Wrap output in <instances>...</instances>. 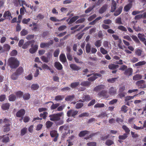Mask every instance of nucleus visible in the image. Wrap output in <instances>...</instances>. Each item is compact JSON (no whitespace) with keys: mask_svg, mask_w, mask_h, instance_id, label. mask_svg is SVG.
<instances>
[{"mask_svg":"<svg viewBox=\"0 0 146 146\" xmlns=\"http://www.w3.org/2000/svg\"><path fill=\"white\" fill-rule=\"evenodd\" d=\"M8 64L11 68L14 69L19 66V62L17 58L11 57L8 59Z\"/></svg>","mask_w":146,"mask_h":146,"instance_id":"nucleus-1","label":"nucleus"},{"mask_svg":"<svg viewBox=\"0 0 146 146\" xmlns=\"http://www.w3.org/2000/svg\"><path fill=\"white\" fill-rule=\"evenodd\" d=\"M63 113L61 112L56 114H53L49 115L50 117V120L52 121H58L60 119V117L62 115Z\"/></svg>","mask_w":146,"mask_h":146,"instance_id":"nucleus-2","label":"nucleus"},{"mask_svg":"<svg viewBox=\"0 0 146 146\" xmlns=\"http://www.w3.org/2000/svg\"><path fill=\"white\" fill-rule=\"evenodd\" d=\"M4 122L5 123V125L3 126V131L5 132H7L10 130V122L9 119L5 118L4 119Z\"/></svg>","mask_w":146,"mask_h":146,"instance_id":"nucleus-3","label":"nucleus"},{"mask_svg":"<svg viewBox=\"0 0 146 146\" xmlns=\"http://www.w3.org/2000/svg\"><path fill=\"white\" fill-rule=\"evenodd\" d=\"M50 134L51 137H55L53 141L54 142L56 141L59 135L57 131L56 130H52L50 132Z\"/></svg>","mask_w":146,"mask_h":146,"instance_id":"nucleus-4","label":"nucleus"},{"mask_svg":"<svg viewBox=\"0 0 146 146\" xmlns=\"http://www.w3.org/2000/svg\"><path fill=\"white\" fill-rule=\"evenodd\" d=\"M145 81L143 80H141L137 81L136 85L140 88H144L146 87V84L145 83Z\"/></svg>","mask_w":146,"mask_h":146,"instance_id":"nucleus-5","label":"nucleus"},{"mask_svg":"<svg viewBox=\"0 0 146 146\" xmlns=\"http://www.w3.org/2000/svg\"><path fill=\"white\" fill-rule=\"evenodd\" d=\"M93 76L90 77L88 78V81L91 82L94 81L96 79L98 78V77H101V75L99 73H93Z\"/></svg>","mask_w":146,"mask_h":146,"instance_id":"nucleus-6","label":"nucleus"},{"mask_svg":"<svg viewBox=\"0 0 146 146\" xmlns=\"http://www.w3.org/2000/svg\"><path fill=\"white\" fill-rule=\"evenodd\" d=\"M133 72V69L131 68H129L125 70L124 74L128 77H129V76L132 75Z\"/></svg>","mask_w":146,"mask_h":146,"instance_id":"nucleus-7","label":"nucleus"},{"mask_svg":"<svg viewBox=\"0 0 146 146\" xmlns=\"http://www.w3.org/2000/svg\"><path fill=\"white\" fill-rule=\"evenodd\" d=\"M53 42L52 40H50V41L48 42H42L40 44V46L41 48H43L45 47H49L52 44Z\"/></svg>","mask_w":146,"mask_h":146,"instance_id":"nucleus-8","label":"nucleus"},{"mask_svg":"<svg viewBox=\"0 0 146 146\" xmlns=\"http://www.w3.org/2000/svg\"><path fill=\"white\" fill-rule=\"evenodd\" d=\"M3 17L5 18V19H8L9 20H11V19L12 18L11 13L9 11H5L3 15Z\"/></svg>","mask_w":146,"mask_h":146,"instance_id":"nucleus-9","label":"nucleus"},{"mask_svg":"<svg viewBox=\"0 0 146 146\" xmlns=\"http://www.w3.org/2000/svg\"><path fill=\"white\" fill-rule=\"evenodd\" d=\"M25 111L24 109H22L18 111L16 114V116L17 117H20L24 116L25 114Z\"/></svg>","mask_w":146,"mask_h":146,"instance_id":"nucleus-10","label":"nucleus"},{"mask_svg":"<svg viewBox=\"0 0 146 146\" xmlns=\"http://www.w3.org/2000/svg\"><path fill=\"white\" fill-rule=\"evenodd\" d=\"M9 134H7V135H3L2 136H0V139H3L2 142L4 143H6L9 142L10 141L9 137L8 136Z\"/></svg>","mask_w":146,"mask_h":146,"instance_id":"nucleus-11","label":"nucleus"},{"mask_svg":"<svg viewBox=\"0 0 146 146\" xmlns=\"http://www.w3.org/2000/svg\"><path fill=\"white\" fill-rule=\"evenodd\" d=\"M142 18L146 19V12H144L142 14L136 15L134 17V19L136 20H138Z\"/></svg>","mask_w":146,"mask_h":146,"instance_id":"nucleus-12","label":"nucleus"},{"mask_svg":"<svg viewBox=\"0 0 146 146\" xmlns=\"http://www.w3.org/2000/svg\"><path fill=\"white\" fill-rule=\"evenodd\" d=\"M111 12H113L116 9L117 4L114 0H111Z\"/></svg>","mask_w":146,"mask_h":146,"instance_id":"nucleus-13","label":"nucleus"},{"mask_svg":"<svg viewBox=\"0 0 146 146\" xmlns=\"http://www.w3.org/2000/svg\"><path fill=\"white\" fill-rule=\"evenodd\" d=\"M70 68L73 70L78 71L81 69V67L78 66L76 65L71 64H70Z\"/></svg>","mask_w":146,"mask_h":146,"instance_id":"nucleus-14","label":"nucleus"},{"mask_svg":"<svg viewBox=\"0 0 146 146\" xmlns=\"http://www.w3.org/2000/svg\"><path fill=\"white\" fill-rule=\"evenodd\" d=\"M38 46L37 45H35L32 48L29 49V51L30 53L31 54H33L35 53L37 50L38 49Z\"/></svg>","mask_w":146,"mask_h":146,"instance_id":"nucleus-15","label":"nucleus"},{"mask_svg":"<svg viewBox=\"0 0 146 146\" xmlns=\"http://www.w3.org/2000/svg\"><path fill=\"white\" fill-rule=\"evenodd\" d=\"M105 86L103 85H100L95 87L94 88V91L98 92L104 89Z\"/></svg>","mask_w":146,"mask_h":146,"instance_id":"nucleus-16","label":"nucleus"},{"mask_svg":"<svg viewBox=\"0 0 146 146\" xmlns=\"http://www.w3.org/2000/svg\"><path fill=\"white\" fill-rule=\"evenodd\" d=\"M98 95L100 96H102L106 98L108 97V96L107 95V91L104 90H102L99 92L98 93Z\"/></svg>","mask_w":146,"mask_h":146,"instance_id":"nucleus-17","label":"nucleus"},{"mask_svg":"<svg viewBox=\"0 0 146 146\" xmlns=\"http://www.w3.org/2000/svg\"><path fill=\"white\" fill-rule=\"evenodd\" d=\"M119 66L117 64H111L108 66V68L112 70H115L118 68Z\"/></svg>","mask_w":146,"mask_h":146,"instance_id":"nucleus-18","label":"nucleus"},{"mask_svg":"<svg viewBox=\"0 0 146 146\" xmlns=\"http://www.w3.org/2000/svg\"><path fill=\"white\" fill-rule=\"evenodd\" d=\"M107 6L106 5H103L99 10V13L100 14H102L104 13L107 9Z\"/></svg>","mask_w":146,"mask_h":146,"instance_id":"nucleus-19","label":"nucleus"},{"mask_svg":"<svg viewBox=\"0 0 146 146\" xmlns=\"http://www.w3.org/2000/svg\"><path fill=\"white\" fill-rule=\"evenodd\" d=\"M123 9V7L122 6H120L119 7L114 13V15L115 16H117L120 15Z\"/></svg>","mask_w":146,"mask_h":146,"instance_id":"nucleus-20","label":"nucleus"},{"mask_svg":"<svg viewBox=\"0 0 146 146\" xmlns=\"http://www.w3.org/2000/svg\"><path fill=\"white\" fill-rule=\"evenodd\" d=\"M10 104L9 103H6L3 104L1 106V108L4 110H8L10 107Z\"/></svg>","mask_w":146,"mask_h":146,"instance_id":"nucleus-21","label":"nucleus"},{"mask_svg":"<svg viewBox=\"0 0 146 146\" xmlns=\"http://www.w3.org/2000/svg\"><path fill=\"white\" fill-rule=\"evenodd\" d=\"M89 132L90 131L87 130L81 131L79 134L78 135L80 137H82L88 134Z\"/></svg>","mask_w":146,"mask_h":146,"instance_id":"nucleus-22","label":"nucleus"},{"mask_svg":"<svg viewBox=\"0 0 146 146\" xmlns=\"http://www.w3.org/2000/svg\"><path fill=\"white\" fill-rule=\"evenodd\" d=\"M54 67L58 70H61L62 69V66L59 62H55L54 63Z\"/></svg>","mask_w":146,"mask_h":146,"instance_id":"nucleus-23","label":"nucleus"},{"mask_svg":"<svg viewBox=\"0 0 146 146\" xmlns=\"http://www.w3.org/2000/svg\"><path fill=\"white\" fill-rule=\"evenodd\" d=\"M132 3H128L123 8V10L127 12L132 7Z\"/></svg>","mask_w":146,"mask_h":146,"instance_id":"nucleus-24","label":"nucleus"},{"mask_svg":"<svg viewBox=\"0 0 146 146\" xmlns=\"http://www.w3.org/2000/svg\"><path fill=\"white\" fill-rule=\"evenodd\" d=\"M82 99L84 101L86 102H88L91 99L90 96L88 94L83 95Z\"/></svg>","mask_w":146,"mask_h":146,"instance_id":"nucleus-25","label":"nucleus"},{"mask_svg":"<svg viewBox=\"0 0 146 146\" xmlns=\"http://www.w3.org/2000/svg\"><path fill=\"white\" fill-rule=\"evenodd\" d=\"M24 70L21 67H19L16 70L15 72L19 76L22 74Z\"/></svg>","mask_w":146,"mask_h":146,"instance_id":"nucleus-26","label":"nucleus"},{"mask_svg":"<svg viewBox=\"0 0 146 146\" xmlns=\"http://www.w3.org/2000/svg\"><path fill=\"white\" fill-rule=\"evenodd\" d=\"M3 48L4 49H3L2 48V50H1L2 52L5 51H9L10 49V46L9 45L7 44H5L3 45Z\"/></svg>","mask_w":146,"mask_h":146,"instance_id":"nucleus-27","label":"nucleus"},{"mask_svg":"<svg viewBox=\"0 0 146 146\" xmlns=\"http://www.w3.org/2000/svg\"><path fill=\"white\" fill-rule=\"evenodd\" d=\"M109 93L111 95H114L116 92V90L113 87H111L109 90Z\"/></svg>","mask_w":146,"mask_h":146,"instance_id":"nucleus-28","label":"nucleus"},{"mask_svg":"<svg viewBox=\"0 0 146 146\" xmlns=\"http://www.w3.org/2000/svg\"><path fill=\"white\" fill-rule=\"evenodd\" d=\"M49 103H52V105L50 107V108L51 109H55L57 108V107H58L59 106V104L57 103L56 104H54V103L52 101H50L47 102H46V104H48Z\"/></svg>","mask_w":146,"mask_h":146,"instance_id":"nucleus-29","label":"nucleus"},{"mask_svg":"<svg viewBox=\"0 0 146 146\" xmlns=\"http://www.w3.org/2000/svg\"><path fill=\"white\" fill-rule=\"evenodd\" d=\"M16 99V96L14 94H11L9 96V100L10 101H14Z\"/></svg>","mask_w":146,"mask_h":146,"instance_id":"nucleus-30","label":"nucleus"},{"mask_svg":"<svg viewBox=\"0 0 146 146\" xmlns=\"http://www.w3.org/2000/svg\"><path fill=\"white\" fill-rule=\"evenodd\" d=\"M79 18V17L78 16H76L73 17L70 19L69 21V24H71L73 23L75 21Z\"/></svg>","mask_w":146,"mask_h":146,"instance_id":"nucleus-31","label":"nucleus"},{"mask_svg":"<svg viewBox=\"0 0 146 146\" xmlns=\"http://www.w3.org/2000/svg\"><path fill=\"white\" fill-rule=\"evenodd\" d=\"M91 83L88 81H85L81 82L80 85L88 87L90 85Z\"/></svg>","mask_w":146,"mask_h":146,"instance_id":"nucleus-32","label":"nucleus"},{"mask_svg":"<svg viewBox=\"0 0 146 146\" xmlns=\"http://www.w3.org/2000/svg\"><path fill=\"white\" fill-rule=\"evenodd\" d=\"M91 46L90 43H87L86 46V50L87 53L90 52L91 50Z\"/></svg>","mask_w":146,"mask_h":146,"instance_id":"nucleus-33","label":"nucleus"},{"mask_svg":"<svg viewBox=\"0 0 146 146\" xmlns=\"http://www.w3.org/2000/svg\"><path fill=\"white\" fill-rule=\"evenodd\" d=\"M142 78V76L139 74H136L134 76L133 78V80H137Z\"/></svg>","mask_w":146,"mask_h":146,"instance_id":"nucleus-34","label":"nucleus"},{"mask_svg":"<svg viewBox=\"0 0 146 146\" xmlns=\"http://www.w3.org/2000/svg\"><path fill=\"white\" fill-rule=\"evenodd\" d=\"M39 88V86L37 84H34L31 86V88L33 90H38Z\"/></svg>","mask_w":146,"mask_h":146,"instance_id":"nucleus-35","label":"nucleus"},{"mask_svg":"<svg viewBox=\"0 0 146 146\" xmlns=\"http://www.w3.org/2000/svg\"><path fill=\"white\" fill-rule=\"evenodd\" d=\"M122 128L124 130L125 132V134H127V135L129 134L130 130L126 126L123 125L122 127Z\"/></svg>","mask_w":146,"mask_h":146,"instance_id":"nucleus-36","label":"nucleus"},{"mask_svg":"<svg viewBox=\"0 0 146 146\" xmlns=\"http://www.w3.org/2000/svg\"><path fill=\"white\" fill-rule=\"evenodd\" d=\"M48 114V113L47 112L44 111L43 113H41L40 114V117H42L43 119H46V118Z\"/></svg>","mask_w":146,"mask_h":146,"instance_id":"nucleus-37","label":"nucleus"},{"mask_svg":"<svg viewBox=\"0 0 146 146\" xmlns=\"http://www.w3.org/2000/svg\"><path fill=\"white\" fill-rule=\"evenodd\" d=\"M138 37L140 40L141 41H144L145 40V38L144 36H145L144 35H142L140 33H139L138 34Z\"/></svg>","mask_w":146,"mask_h":146,"instance_id":"nucleus-38","label":"nucleus"},{"mask_svg":"<svg viewBox=\"0 0 146 146\" xmlns=\"http://www.w3.org/2000/svg\"><path fill=\"white\" fill-rule=\"evenodd\" d=\"M23 97L24 100H28L30 98V95L29 93H26L23 95Z\"/></svg>","mask_w":146,"mask_h":146,"instance_id":"nucleus-39","label":"nucleus"},{"mask_svg":"<svg viewBox=\"0 0 146 146\" xmlns=\"http://www.w3.org/2000/svg\"><path fill=\"white\" fill-rule=\"evenodd\" d=\"M27 131V128L24 127L22 129L21 131V135L23 136L25 135Z\"/></svg>","mask_w":146,"mask_h":146,"instance_id":"nucleus-40","label":"nucleus"},{"mask_svg":"<svg viewBox=\"0 0 146 146\" xmlns=\"http://www.w3.org/2000/svg\"><path fill=\"white\" fill-rule=\"evenodd\" d=\"M131 37L132 38V39H133V40L135 42L137 43V44H139L140 43V42L137 36L135 35H132Z\"/></svg>","mask_w":146,"mask_h":146,"instance_id":"nucleus-41","label":"nucleus"},{"mask_svg":"<svg viewBox=\"0 0 146 146\" xmlns=\"http://www.w3.org/2000/svg\"><path fill=\"white\" fill-rule=\"evenodd\" d=\"M80 82H73L70 84V87L72 88H75L78 86Z\"/></svg>","mask_w":146,"mask_h":146,"instance_id":"nucleus-42","label":"nucleus"},{"mask_svg":"<svg viewBox=\"0 0 146 146\" xmlns=\"http://www.w3.org/2000/svg\"><path fill=\"white\" fill-rule=\"evenodd\" d=\"M128 137L127 134L124 133L123 135H119L118 137V138L120 140H125Z\"/></svg>","mask_w":146,"mask_h":146,"instance_id":"nucleus-43","label":"nucleus"},{"mask_svg":"<svg viewBox=\"0 0 146 146\" xmlns=\"http://www.w3.org/2000/svg\"><path fill=\"white\" fill-rule=\"evenodd\" d=\"M53 124V123L50 121H48L46 123V125L47 128H49L51 127Z\"/></svg>","mask_w":146,"mask_h":146,"instance_id":"nucleus-44","label":"nucleus"},{"mask_svg":"<svg viewBox=\"0 0 146 146\" xmlns=\"http://www.w3.org/2000/svg\"><path fill=\"white\" fill-rule=\"evenodd\" d=\"M115 23L116 24H118L119 25H123L121 21V19L120 17H117L115 20Z\"/></svg>","mask_w":146,"mask_h":146,"instance_id":"nucleus-45","label":"nucleus"},{"mask_svg":"<svg viewBox=\"0 0 146 146\" xmlns=\"http://www.w3.org/2000/svg\"><path fill=\"white\" fill-rule=\"evenodd\" d=\"M128 110L127 107L125 105H123L121 107V110L124 113H126Z\"/></svg>","mask_w":146,"mask_h":146,"instance_id":"nucleus-46","label":"nucleus"},{"mask_svg":"<svg viewBox=\"0 0 146 146\" xmlns=\"http://www.w3.org/2000/svg\"><path fill=\"white\" fill-rule=\"evenodd\" d=\"M146 62L145 61H140L136 64L134 65L135 66H139L141 65H145L146 64Z\"/></svg>","mask_w":146,"mask_h":146,"instance_id":"nucleus-47","label":"nucleus"},{"mask_svg":"<svg viewBox=\"0 0 146 146\" xmlns=\"http://www.w3.org/2000/svg\"><path fill=\"white\" fill-rule=\"evenodd\" d=\"M142 50L141 49H137L135 51V54L138 56H140L141 55Z\"/></svg>","mask_w":146,"mask_h":146,"instance_id":"nucleus-48","label":"nucleus"},{"mask_svg":"<svg viewBox=\"0 0 146 146\" xmlns=\"http://www.w3.org/2000/svg\"><path fill=\"white\" fill-rule=\"evenodd\" d=\"M117 28L118 29L123 31L126 32L127 31L126 28L123 25L119 26Z\"/></svg>","mask_w":146,"mask_h":146,"instance_id":"nucleus-49","label":"nucleus"},{"mask_svg":"<svg viewBox=\"0 0 146 146\" xmlns=\"http://www.w3.org/2000/svg\"><path fill=\"white\" fill-rule=\"evenodd\" d=\"M102 42L100 40H98L94 42L95 45L97 47H99L101 46Z\"/></svg>","mask_w":146,"mask_h":146,"instance_id":"nucleus-50","label":"nucleus"},{"mask_svg":"<svg viewBox=\"0 0 146 146\" xmlns=\"http://www.w3.org/2000/svg\"><path fill=\"white\" fill-rule=\"evenodd\" d=\"M105 106V105L103 103H98L96 104L94 106V107L95 108H103Z\"/></svg>","mask_w":146,"mask_h":146,"instance_id":"nucleus-51","label":"nucleus"},{"mask_svg":"<svg viewBox=\"0 0 146 146\" xmlns=\"http://www.w3.org/2000/svg\"><path fill=\"white\" fill-rule=\"evenodd\" d=\"M113 143V142L110 139L107 140L105 142L106 145L108 146L111 145Z\"/></svg>","mask_w":146,"mask_h":146,"instance_id":"nucleus-52","label":"nucleus"},{"mask_svg":"<svg viewBox=\"0 0 146 146\" xmlns=\"http://www.w3.org/2000/svg\"><path fill=\"white\" fill-rule=\"evenodd\" d=\"M84 104L82 103H78L75 106L76 108L77 109L81 108L83 106Z\"/></svg>","mask_w":146,"mask_h":146,"instance_id":"nucleus-53","label":"nucleus"},{"mask_svg":"<svg viewBox=\"0 0 146 146\" xmlns=\"http://www.w3.org/2000/svg\"><path fill=\"white\" fill-rule=\"evenodd\" d=\"M74 98V96L73 95H70L67 96L65 100L66 101H69L72 100Z\"/></svg>","mask_w":146,"mask_h":146,"instance_id":"nucleus-54","label":"nucleus"},{"mask_svg":"<svg viewBox=\"0 0 146 146\" xmlns=\"http://www.w3.org/2000/svg\"><path fill=\"white\" fill-rule=\"evenodd\" d=\"M18 76H19L15 72L11 76V78L13 80H15L18 78Z\"/></svg>","mask_w":146,"mask_h":146,"instance_id":"nucleus-55","label":"nucleus"},{"mask_svg":"<svg viewBox=\"0 0 146 146\" xmlns=\"http://www.w3.org/2000/svg\"><path fill=\"white\" fill-rule=\"evenodd\" d=\"M41 59L42 61L44 62L47 63L49 62L48 58L47 57H46L44 56H43L41 57Z\"/></svg>","mask_w":146,"mask_h":146,"instance_id":"nucleus-56","label":"nucleus"},{"mask_svg":"<svg viewBox=\"0 0 146 146\" xmlns=\"http://www.w3.org/2000/svg\"><path fill=\"white\" fill-rule=\"evenodd\" d=\"M28 33V31L25 29H23L20 33L21 35L22 36H24L27 35Z\"/></svg>","mask_w":146,"mask_h":146,"instance_id":"nucleus-57","label":"nucleus"},{"mask_svg":"<svg viewBox=\"0 0 146 146\" xmlns=\"http://www.w3.org/2000/svg\"><path fill=\"white\" fill-rule=\"evenodd\" d=\"M63 99V96L58 95L56 96L55 98V100L56 101H59L62 100Z\"/></svg>","mask_w":146,"mask_h":146,"instance_id":"nucleus-58","label":"nucleus"},{"mask_svg":"<svg viewBox=\"0 0 146 146\" xmlns=\"http://www.w3.org/2000/svg\"><path fill=\"white\" fill-rule=\"evenodd\" d=\"M118 77L117 78H111L108 79L107 81L110 83H113L118 78Z\"/></svg>","mask_w":146,"mask_h":146,"instance_id":"nucleus-59","label":"nucleus"},{"mask_svg":"<svg viewBox=\"0 0 146 146\" xmlns=\"http://www.w3.org/2000/svg\"><path fill=\"white\" fill-rule=\"evenodd\" d=\"M23 92L21 91L17 92L15 93L17 96L19 98L22 97V96L23 95Z\"/></svg>","mask_w":146,"mask_h":146,"instance_id":"nucleus-60","label":"nucleus"},{"mask_svg":"<svg viewBox=\"0 0 146 146\" xmlns=\"http://www.w3.org/2000/svg\"><path fill=\"white\" fill-rule=\"evenodd\" d=\"M133 28L136 32L139 31H141V29L139 26L137 27H136L135 25H133Z\"/></svg>","mask_w":146,"mask_h":146,"instance_id":"nucleus-61","label":"nucleus"},{"mask_svg":"<svg viewBox=\"0 0 146 146\" xmlns=\"http://www.w3.org/2000/svg\"><path fill=\"white\" fill-rule=\"evenodd\" d=\"M89 115V113H83L79 115V117H88Z\"/></svg>","mask_w":146,"mask_h":146,"instance_id":"nucleus-62","label":"nucleus"},{"mask_svg":"<svg viewBox=\"0 0 146 146\" xmlns=\"http://www.w3.org/2000/svg\"><path fill=\"white\" fill-rule=\"evenodd\" d=\"M100 51L103 54H106L108 53L107 51L103 47L100 48Z\"/></svg>","mask_w":146,"mask_h":146,"instance_id":"nucleus-63","label":"nucleus"},{"mask_svg":"<svg viewBox=\"0 0 146 146\" xmlns=\"http://www.w3.org/2000/svg\"><path fill=\"white\" fill-rule=\"evenodd\" d=\"M50 19L53 22H60V20L56 18L55 17H51L50 18Z\"/></svg>","mask_w":146,"mask_h":146,"instance_id":"nucleus-64","label":"nucleus"}]
</instances>
